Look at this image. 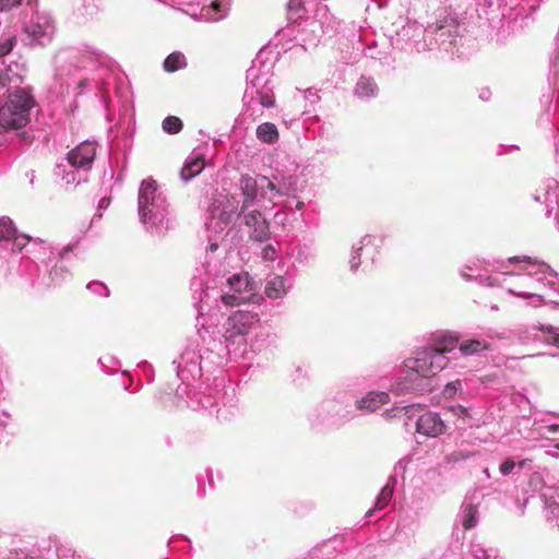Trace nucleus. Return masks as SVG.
I'll list each match as a JSON object with an SVG mask.
<instances>
[{
	"label": "nucleus",
	"mask_w": 559,
	"mask_h": 559,
	"mask_svg": "<svg viewBox=\"0 0 559 559\" xmlns=\"http://www.w3.org/2000/svg\"><path fill=\"white\" fill-rule=\"evenodd\" d=\"M21 4V0H0V11H10Z\"/></svg>",
	"instance_id": "obj_26"
},
{
	"label": "nucleus",
	"mask_w": 559,
	"mask_h": 559,
	"mask_svg": "<svg viewBox=\"0 0 559 559\" xmlns=\"http://www.w3.org/2000/svg\"><path fill=\"white\" fill-rule=\"evenodd\" d=\"M457 346H459L457 337L443 335V336L435 338L433 345L431 346V348L433 350H436V353L443 356L445 353L452 352Z\"/></svg>",
	"instance_id": "obj_14"
},
{
	"label": "nucleus",
	"mask_w": 559,
	"mask_h": 559,
	"mask_svg": "<svg viewBox=\"0 0 559 559\" xmlns=\"http://www.w3.org/2000/svg\"><path fill=\"white\" fill-rule=\"evenodd\" d=\"M416 430L417 432L428 437H437L443 433L444 424L438 414L428 412L418 418L416 423Z\"/></svg>",
	"instance_id": "obj_8"
},
{
	"label": "nucleus",
	"mask_w": 559,
	"mask_h": 559,
	"mask_svg": "<svg viewBox=\"0 0 559 559\" xmlns=\"http://www.w3.org/2000/svg\"><path fill=\"white\" fill-rule=\"evenodd\" d=\"M477 508L474 504H468L464 511L463 527L465 530L473 528L477 523Z\"/></svg>",
	"instance_id": "obj_20"
},
{
	"label": "nucleus",
	"mask_w": 559,
	"mask_h": 559,
	"mask_svg": "<svg viewBox=\"0 0 559 559\" xmlns=\"http://www.w3.org/2000/svg\"><path fill=\"white\" fill-rule=\"evenodd\" d=\"M96 156V144L85 141L68 153L67 159L73 167H90Z\"/></svg>",
	"instance_id": "obj_6"
},
{
	"label": "nucleus",
	"mask_w": 559,
	"mask_h": 559,
	"mask_svg": "<svg viewBox=\"0 0 559 559\" xmlns=\"http://www.w3.org/2000/svg\"><path fill=\"white\" fill-rule=\"evenodd\" d=\"M377 91V84L369 78L361 76L356 84V95L359 97L373 96Z\"/></svg>",
	"instance_id": "obj_17"
},
{
	"label": "nucleus",
	"mask_w": 559,
	"mask_h": 559,
	"mask_svg": "<svg viewBox=\"0 0 559 559\" xmlns=\"http://www.w3.org/2000/svg\"><path fill=\"white\" fill-rule=\"evenodd\" d=\"M9 81V74L0 72V92L8 87Z\"/></svg>",
	"instance_id": "obj_31"
},
{
	"label": "nucleus",
	"mask_w": 559,
	"mask_h": 559,
	"mask_svg": "<svg viewBox=\"0 0 559 559\" xmlns=\"http://www.w3.org/2000/svg\"><path fill=\"white\" fill-rule=\"evenodd\" d=\"M231 199H233V202L230 203L229 207L227 210H224L219 216V219L223 221L225 224L230 223V221L237 210L238 202L235 200V198H231Z\"/></svg>",
	"instance_id": "obj_23"
},
{
	"label": "nucleus",
	"mask_w": 559,
	"mask_h": 559,
	"mask_svg": "<svg viewBox=\"0 0 559 559\" xmlns=\"http://www.w3.org/2000/svg\"><path fill=\"white\" fill-rule=\"evenodd\" d=\"M262 258L266 261H274L276 259V250L273 246L269 245L262 250Z\"/></svg>",
	"instance_id": "obj_27"
},
{
	"label": "nucleus",
	"mask_w": 559,
	"mask_h": 559,
	"mask_svg": "<svg viewBox=\"0 0 559 559\" xmlns=\"http://www.w3.org/2000/svg\"><path fill=\"white\" fill-rule=\"evenodd\" d=\"M15 235L11 222L0 221V240H9Z\"/></svg>",
	"instance_id": "obj_21"
},
{
	"label": "nucleus",
	"mask_w": 559,
	"mask_h": 559,
	"mask_svg": "<svg viewBox=\"0 0 559 559\" xmlns=\"http://www.w3.org/2000/svg\"><path fill=\"white\" fill-rule=\"evenodd\" d=\"M33 106L34 98L25 90L10 93L7 103L0 107V126L8 129L26 126Z\"/></svg>",
	"instance_id": "obj_1"
},
{
	"label": "nucleus",
	"mask_w": 559,
	"mask_h": 559,
	"mask_svg": "<svg viewBox=\"0 0 559 559\" xmlns=\"http://www.w3.org/2000/svg\"><path fill=\"white\" fill-rule=\"evenodd\" d=\"M306 12L302 0H288L286 4V20L289 24H300L305 20Z\"/></svg>",
	"instance_id": "obj_10"
},
{
	"label": "nucleus",
	"mask_w": 559,
	"mask_h": 559,
	"mask_svg": "<svg viewBox=\"0 0 559 559\" xmlns=\"http://www.w3.org/2000/svg\"><path fill=\"white\" fill-rule=\"evenodd\" d=\"M540 330L547 333L546 343L559 348V333L552 326L540 328Z\"/></svg>",
	"instance_id": "obj_22"
},
{
	"label": "nucleus",
	"mask_w": 559,
	"mask_h": 559,
	"mask_svg": "<svg viewBox=\"0 0 559 559\" xmlns=\"http://www.w3.org/2000/svg\"><path fill=\"white\" fill-rule=\"evenodd\" d=\"M187 66L186 58L181 52H173L170 53L164 61V69L167 72H175L179 69H182Z\"/></svg>",
	"instance_id": "obj_18"
},
{
	"label": "nucleus",
	"mask_w": 559,
	"mask_h": 559,
	"mask_svg": "<svg viewBox=\"0 0 559 559\" xmlns=\"http://www.w3.org/2000/svg\"><path fill=\"white\" fill-rule=\"evenodd\" d=\"M211 249H212V250H215V249H216V245H212V246H211Z\"/></svg>",
	"instance_id": "obj_37"
},
{
	"label": "nucleus",
	"mask_w": 559,
	"mask_h": 559,
	"mask_svg": "<svg viewBox=\"0 0 559 559\" xmlns=\"http://www.w3.org/2000/svg\"><path fill=\"white\" fill-rule=\"evenodd\" d=\"M211 7L215 10V11H221V2L219 1H213Z\"/></svg>",
	"instance_id": "obj_32"
},
{
	"label": "nucleus",
	"mask_w": 559,
	"mask_h": 559,
	"mask_svg": "<svg viewBox=\"0 0 559 559\" xmlns=\"http://www.w3.org/2000/svg\"><path fill=\"white\" fill-rule=\"evenodd\" d=\"M559 427L558 426H550L549 429L550 430H557Z\"/></svg>",
	"instance_id": "obj_35"
},
{
	"label": "nucleus",
	"mask_w": 559,
	"mask_h": 559,
	"mask_svg": "<svg viewBox=\"0 0 559 559\" xmlns=\"http://www.w3.org/2000/svg\"><path fill=\"white\" fill-rule=\"evenodd\" d=\"M527 461H528V460H526V459H525V460L520 461V462L518 463V466H519L520 468H523V467L525 466V464H526V462H527Z\"/></svg>",
	"instance_id": "obj_33"
},
{
	"label": "nucleus",
	"mask_w": 559,
	"mask_h": 559,
	"mask_svg": "<svg viewBox=\"0 0 559 559\" xmlns=\"http://www.w3.org/2000/svg\"><path fill=\"white\" fill-rule=\"evenodd\" d=\"M245 225L251 228L250 238L254 241H266L271 238L270 223L261 212L252 210L243 216Z\"/></svg>",
	"instance_id": "obj_5"
},
{
	"label": "nucleus",
	"mask_w": 559,
	"mask_h": 559,
	"mask_svg": "<svg viewBox=\"0 0 559 559\" xmlns=\"http://www.w3.org/2000/svg\"><path fill=\"white\" fill-rule=\"evenodd\" d=\"M257 136L260 141L273 144L278 140V130L272 122H263L257 128Z\"/></svg>",
	"instance_id": "obj_13"
},
{
	"label": "nucleus",
	"mask_w": 559,
	"mask_h": 559,
	"mask_svg": "<svg viewBox=\"0 0 559 559\" xmlns=\"http://www.w3.org/2000/svg\"><path fill=\"white\" fill-rule=\"evenodd\" d=\"M260 180L266 183L267 189L273 193V195L282 194L280 189L266 176H261Z\"/></svg>",
	"instance_id": "obj_29"
},
{
	"label": "nucleus",
	"mask_w": 559,
	"mask_h": 559,
	"mask_svg": "<svg viewBox=\"0 0 559 559\" xmlns=\"http://www.w3.org/2000/svg\"><path fill=\"white\" fill-rule=\"evenodd\" d=\"M155 181H143L139 191V214L142 222H146L152 213L156 192Z\"/></svg>",
	"instance_id": "obj_7"
},
{
	"label": "nucleus",
	"mask_w": 559,
	"mask_h": 559,
	"mask_svg": "<svg viewBox=\"0 0 559 559\" xmlns=\"http://www.w3.org/2000/svg\"><path fill=\"white\" fill-rule=\"evenodd\" d=\"M265 295L269 298L277 299L283 297L286 294L284 280L281 276H276L269 281L265 286Z\"/></svg>",
	"instance_id": "obj_16"
},
{
	"label": "nucleus",
	"mask_w": 559,
	"mask_h": 559,
	"mask_svg": "<svg viewBox=\"0 0 559 559\" xmlns=\"http://www.w3.org/2000/svg\"><path fill=\"white\" fill-rule=\"evenodd\" d=\"M388 400H389L388 393L372 392L359 401L358 407L373 412L377 408H379L381 405L385 404L388 402Z\"/></svg>",
	"instance_id": "obj_12"
},
{
	"label": "nucleus",
	"mask_w": 559,
	"mask_h": 559,
	"mask_svg": "<svg viewBox=\"0 0 559 559\" xmlns=\"http://www.w3.org/2000/svg\"><path fill=\"white\" fill-rule=\"evenodd\" d=\"M448 364V358L436 353L431 347L417 352L416 356L405 361V366L423 377L435 376Z\"/></svg>",
	"instance_id": "obj_4"
},
{
	"label": "nucleus",
	"mask_w": 559,
	"mask_h": 559,
	"mask_svg": "<svg viewBox=\"0 0 559 559\" xmlns=\"http://www.w3.org/2000/svg\"><path fill=\"white\" fill-rule=\"evenodd\" d=\"M204 165L205 162L203 156L199 155L197 157H193L192 159L187 162L185 166L181 168V179L185 181L192 179L203 170Z\"/></svg>",
	"instance_id": "obj_11"
},
{
	"label": "nucleus",
	"mask_w": 559,
	"mask_h": 559,
	"mask_svg": "<svg viewBox=\"0 0 559 559\" xmlns=\"http://www.w3.org/2000/svg\"><path fill=\"white\" fill-rule=\"evenodd\" d=\"M163 129L169 134H176L182 129V121L176 116H168L163 121Z\"/></svg>",
	"instance_id": "obj_19"
},
{
	"label": "nucleus",
	"mask_w": 559,
	"mask_h": 559,
	"mask_svg": "<svg viewBox=\"0 0 559 559\" xmlns=\"http://www.w3.org/2000/svg\"><path fill=\"white\" fill-rule=\"evenodd\" d=\"M297 207H298V209H301V207H302V203H298V204H297Z\"/></svg>",
	"instance_id": "obj_36"
},
{
	"label": "nucleus",
	"mask_w": 559,
	"mask_h": 559,
	"mask_svg": "<svg viewBox=\"0 0 559 559\" xmlns=\"http://www.w3.org/2000/svg\"><path fill=\"white\" fill-rule=\"evenodd\" d=\"M24 0H21V3H23Z\"/></svg>",
	"instance_id": "obj_39"
},
{
	"label": "nucleus",
	"mask_w": 559,
	"mask_h": 559,
	"mask_svg": "<svg viewBox=\"0 0 559 559\" xmlns=\"http://www.w3.org/2000/svg\"><path fill=\"white\" fill-rule=\"evenodd\" d=\"M13 49V39H7L4 43L0 44V58L7 56Z\"/></svg>",
	"instance_id": "obj_30"
},
{
	"label": "nucleus",
	"mask_w": 559,
	"mask_h": 559,
	"mask_svg": "<svg viewBox=\"0 0 559 559\" xmlns=\"http://www.w3.org/2000/svg\"><path fill=\"white\" fill-rule=\"evenodd\" d=\"M105 202H106V200H105V199H103V200L100 201V206H106V203H105Z\"/></svg>",
	"instance_id": "obj_34"
},
{
	"label": "nucleus",
	"mask_w": 559,
	"mask_h": 559,
	"mask_svg": "<svg viewBox=\"0 0 559 559\" xmlns=\"http://www.w3.org/2000/svg\"><path fill=\"white\" fill-rule=\"evenodd\" d=\"M556 448H557V449H559V443H558V444H556Z\"/></svg>",
	"instance_id": "obj_38"
},
{
	"label": "nucleus",
	"mask_w": 559,
	"mask_h": 559,
	"mask_svg": "<svg viewBox=\"0 0 559 559\" xmlns=\"http://www.w3.org/2000/svg\"><path fill=\"white\" fill-rule=\"evenodd\" d=\"M516 463L511 460V459H507L506 461H503L501 464H500V473L502 475H510L512 473V471L514 469Z\"/></svg>",
	"instance_id": "obj_25"
},
{
	"label": "nucleus",
	"mask_w": 559,
	"mask_h": 559,
	"mask_svg": "<svg viewBox=\"0 0 559 559\" xmlns=\"http://www.w3.org/2000/svg\"><path fill=\"white\" fill-rule=\"evenodd\" d=\"M260 104L264 108H271L275 105V98L273 95L262 94L260 96Z\"/></svg>",
	"instance_id": "obj_28"
},
{
	"label": "nucleus",
	"mask_w": 559,
	"mask_h": 559,
	"mask_svg": "<svg viewBox=\"0 0 559 559\" xmlns=\"http://www.w3.org/2000/svg\"><path fill=\"white\" fill-rule=\"evenodd\" d=\"M392 497V491L389 488H383L376 502L377 509H383Z\"/></svg>",
	"instance_id": "obj_24"
},
{
	"label": "nucleus",
	"mask_w": 559,
	"mask_h": 559,
	"mask_svg": "<svg viewBox=\"0 0 559 559\" xmlns=\"http://www.w3.org/2000/svg\"><path fill=\"white\" fill-rule=\"evenodd\" d=\"M259 322L258 313L238 310L229 316L225 323L224 338L229 344H245L246 335Z\"/></svg>",
	"instance_id": "obj_3"
},
{
	"label": "nucleus",
	"mask_w": 559,
	"mask_h": 559,
	"mask_svg": "<svg viewBox=\"0 0 559 559\" xmlns=\"http://www.w3.org/2000/svg\"><path fill=\"white\" fill-rule=\"evenodd\" d=\"M488 348V343L481 340H467L459 345L460 352L465 356L474 355Z\"/></svg>",
	"instance_id": "obj_15"
},
{
	"label": "nucleus",
	"mask_w": 559,
	"mask_h": 559,
	"mask_svg": "<svg viewBox=\"0 0 559 559\" xmlns=\"http://www.w3.org/2000/svg\"><path fill=\"white\" fill-rule=\"evenodd\" d=\"M227 284L233 293H224L221 296L226 307H237L253 301L258 286L248 272L231 275Z\"/></svg>",
	"instance_id": "obj_2"
},
{
	"label": "nucleus",
	"mask_w": 559,
	"mask_h": 559,
	"mask_svg": "<svg viewBox=\"0 0 559 559\" xmlns=\"http://www.w3.org/2000/svg\"><path fill=\"white\" fill-rule=\"evenodd\" d=\"M241 193L243 195V202L241 211H245L251 206L258 194V181L249 175H242L239 180Z\"/></svg>",
	"instance_id": "obj_9"
}]
</instances>
